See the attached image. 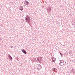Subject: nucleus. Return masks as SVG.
Segmentation results:
<instances>
[{"label":"nucleus","mask_w":75,"mask_h":75,"mask_svg":"<svg viewBox=\"0 0 75 75\" xmlns=\"http://www.w3.org/2000/svg\"><path fill=\"white\" fill-rule=\"evenodd\" d=\"M25 20L26 21L27 23H28L29 24H30L29 23H30V18L28 16H26L25 18Z\"/></svg>","instance_id":"obj_1"},{"label":"nucleus","mask_w":75,"mask_h":75,"mask_svg":"<svg viewBox=\"0 0 75 75\" xmlns=\"http://www.w3.org/2000/svg\"><path fill=\"white\" fill-rule=\"evenodd\" d=\"M59 65L61 66H64V62L63 60H59Z\"/></svg>","instance_id":"obj_2"},{"label":"nucleus","mask_w":75,"mask_h":75,"mask_svg":"<svg viewBox=\"0 0 75 75\" xmlns=\"http://www.w3.org/2000/svg\"><path fill=\"white\" fill-rule=\"evenodd\" d=\"M24 3L25 4L27 5V6H28L29 4V2H28L26 0H25L24 1Z\"/></svg>","instance_id":"obj_3"},{"label":"nucleus","mask_w":75,"mask_h":75,"mask_svg":"<svg viewBox=\"0 0 75 75\" xmlns=\"http://www.w3.org/2000/svg\"><path fill=\"white\" fill-rule=\"evenodd\" d=\"M47 10L48 12H50L51 11V8L50 7H49L47 9Z\"/></svg>","instance_id":"obj_4"},{"label":"nucleus","mask_w":75,"mask_h":75,"mask_svg":"<svg viewBox=\"0 0 75 75\" xmlns=\"http://www.w3.org/2000/svg\"><path fill=\"white\" fill-rule=\"evenodd\" d=\"M21 51H22V52H23L24 54H27V52L24 49H22Z\"/></svg>","instance_id":"obj_5"},{"label":"nucleus","mask_w":75,"mask_h":75,"mask_svg":"<svg viewBox=\"0 0 75 75\" xmlns=\"http://www.w3.org/2000/svg\"><path fill=\"white\" fill-rule=\"evenodd\" d=\"M8 57L10 59V60H12V57L11 56L10 54H8Z\"/></svg>","instance_id":"obj_6"},{"label":"nucleus","mask_w":75,"mask_h":75,"mask_svg":"<svg viewBox=\"0 0 75 75\" xmlns=\"http://www.w3.org/2000/svg\"><path fill=\"white\" fill-rule=\"evenodd\" d=\"M19 9L20 10H21V11H22V10H23V7L22 6H20L19 7Z\"/></svg>","instance_id":"obj_7"},{"label":"nucleus","mask_w":75,"mask_h":75,"mask_svg":"<svg viewBox=\"0 0 75 75\" xmlns=\"http://www.w3.org/2000/svg\"><path fill=\"white\" fill-rule=\"evenodd\" d=\"M39 57H36L35 58V60H36V61H38L39 62H40V60L39 59Z\"/></svg>","instance_id":"obj_8"},{"label":"nucleus","mask_w":75,"mask_h":75,"mask_svg":"<svg viewBox=\"0 0 75 75\" xmlns=\"http://www.w3.org/2000/svg\"><path fill=\"white\" fill-rule=\"evenodd\" d=\"M52 71H57V69L56 68H53Z\"/></svg>","instance_id":"obj_9"},{"label":"nucleus","mask_w":75,"mask_h":75,"mask_svg":"<svg viewBox=\"0 0 75 75\" xmlns=\"http://www.w3.org/2000/svg\"><path fill=\"white\" fill-rule=\"evenodd\" d=\"M70 71L71 72L72 74H74V73H75V71L73 69L71 70Z\"/></svg>","instance_id":"obj_10"},{"label":"nucleus","mask_w":75,"mask_h":75,"mask_svg":"<svg viewBox=\"0 0 75 75\" xmlns=\"http://www.w3.org/2000/svg\"><path fill=\"white\" fill-rule=\"evenodd\" d=\"M39 65H40V66L38 67V68H40V69H42V67L41 66V65L40 64H39Z\"/></svg>","instance_id":"obj_11"},{"label":"nucleus","mask_w":75,"mask_h":75,"mask_svg":"<svg viewBox=\"0 0 75 75\" xmlns=\"http://www.w3.org/2000/svg\"><path fill=\"white\" fill-rule=\"evenodd\" d=\"M60 54L61 55L62 58V57H64V56H63V55L62 54V53H60Z\"/></svg>","instance_id":"obj_12"},{"label":"nucleus","mask_w":75,"mask_h":75,"mask_svg":"<svg viewBox=\"0 0 75 75\" xmlns=\"http://www.w3.org/2000/svg\"><path fill=\"white\" fill-rule=\"evenodd\" d=\"M10 48H13V46L11 45L10 46Z\"/></svg>","instance_id":"obj_13"},{"label":"nucleus","mask_w":75,"mask_h":75,"mask_svg":"<svg viewBox=\"0 0 75 75\" xmlns=\"http://www.w3.org/2000/svg\"><path fill=\"white\" fill-rule=\"evenodd\" d=\"M58 23H59V22H58V21H57L56 22V24H58Z\"/></svg>","instance_id":"obj_14"},{"label":"nucleus","mask_w":75,"mask_h":75,"mask_svg":"<svg viewBox=\"0 0 75 75\" xmlns=\"http://www.w3.org/2000/svg\"><path fill=\"white\" fill-rule=\"evenodd\" d=\"M39 60H40V62L41 61H43V60H42V59H39Z\"/></svg>","instance_id":"obj_15"},{"label":"nucleus","mask_w":75,"mask_h":75,"mask_svg":"<svg viewBox=\"0 0 75 75\" xmlns=\"http://www.w3.org/2000/svg\"><path fill=\"white\" fill-rule=\"evenodd\" d=\"M52 60L53 61H54V58H52Z\"/></svg>","instance_id":"obj_16"},{"label":"nucleus","mask_w":75,"mask_h":75,"mask_svg":"<svg viewBox=\"0 0 75 75\" xmlns=\"http://www.w3.org/2000/svg\"><path fill=\"white\" fill-rule=\"evenodd\" d=\"M40 59H42V57H40Z\"/></svg>","instance_id":"obj_17"},{"label":"nucleus","mask_w":75,"mask_h":75,"mask_svg":"<svg viewBox=\"0 0 75 75\" xmlns=\"http://www.w3.org/2000/svg\"><path fill=\"white\" fill-rule=\"evenodd\" d=\"M16 59H17V60H18V57H17V58H16Z\"/></svg>","instance_id":"obj_18"},{"label":"nucleus","mask_w":75,"mask_h":75,"mask_svg":"<svg viewBox=\"0 0 75 75\" xmlns=\"http://www.w3.org/2000/svg\"><path fill=\"white\" fill-rule=\"evenodd\" d=\"M53 61H52V62H54V60H53Z\"/></svg>","instance_id":"obj_19"},{"label":"nucleus","mask_w":75,"mask_h":75,"mask_svg":"<svg viewBox=\"0 0 75 75\" xmlns=\"http://www.w3.org/2000/svg\"><path fill=\"white\" fill-rule=\"evenodd\" d=\"M69 54H71V53H70V52H69Z\"/></svg>","instance_id":"obj_20"},{"label":"nucleus","mask_w":75,"mask_h":75,"mask_svg":"<svg viewBox=\"0 0 75 75\" xmlns=\"http://www.w3.org/2000/svg\"><path fill=\"white\" fill-rule=\"evenodd\" d=\"M37 66H38H38H39V65H37Z\"/></svg>","instance_id":"obj_21"},{"label":"nucleus","mask_w":75,"mask_h":75,"mask_svg":"<svg viewBox=\"0 0 75 75\" xmlns=\"http://www.w3.org/2000/svg\"><path fill=\"white\" fill-rule=\"evenodd\" d=\"M39 59H40V58H39Z\"/></svg>","instance_id":"obj_22"}]
</instances>
